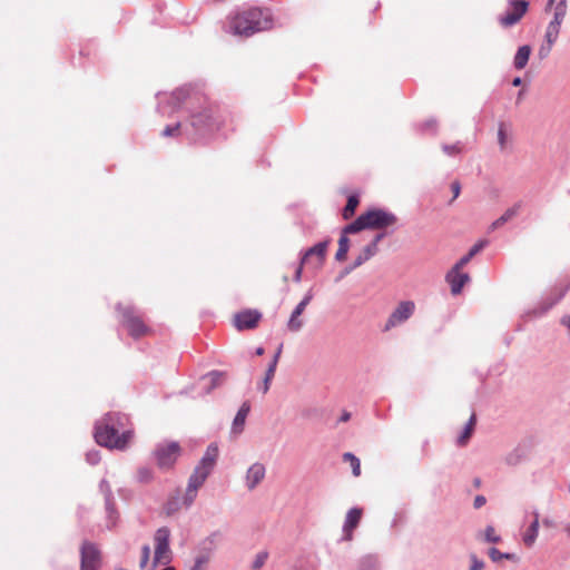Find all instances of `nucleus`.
<instances>
[{
	"label": "nucleus",
	"instance_id": "1",
	"mask_svg": "<svg viewBox=\"0 0 570 570\" xmlns=\"http://www.w3.org/2000/svg\"><path fill=\"white\" fill-rule=\"evenodd\" d=\"M174 97L189 111V124L196 134L213 135L225 126L224 115L206 97L183 89L177 90Z\"/></svg>",
	"mask_w": 570,
	"mask_h": 570
},
{
	"label": "nucleus",
	"instance_id": "2",
	"mask_svg": "<svg viewBox=\"0 0 570 570\" xmlns=\"http://www.w3.org/2000/svg\"><path fill=\"white\" fill-rule=\"evenodd\" d=\"M271 22L268 12L253 8L236 14L230 21V29L235 35L248 37L257 31L268 29Z\"/></svg>",
	"mask_w": 570,
	"mask_h": 570
},
{
	"label": "nucleus",
	"instance_id": "3",
	"mask_svg": "<svg viewBox=\"0 0 570 570\" xmlns=\"http://www.w3.org/2000/svg\"><path fill=\"white\" fill-rule=\"evenodd\" d=\"M217 456L218 448L216 445H209L199 464L195 468L194 472L191 473L188 480L186 493L184 497V501L187 507H189L194 502L198 489L204 484V482L210 474L216 463Z\"/></svg>",
	"mask_w": 570,
	"mask_h": 570
},
{
	"label": "nucleus",
	"instance_id": "4",
	"mask_svg": "<svg viewBox=\"0 0 570 570\" xmlns=\"http://www.w3.org/2000/svg\"><path fill=\"white\" fill-rule=\"evenodd\" d=\"M117 312L120 315V323L134 338H139L151 333V328L145 323V320L138 311L130 305L119 304Z\"/></svg>",
	"mask_w": 570,
	"mask_h": 570
},
{
	"label": "nucleus",
	"instance_id": "5",
	"mask_svg": "<svg viewBox=\"0 0 570 570\" xmlns=\"http://www.w3.org/2000/svg\"><path fill=\"white\" fill-rule=\"evenodd\" d=\"M131 436L132 433L130 431L119 434L114 426L107 423L97 426L95 432V439L98 444L119 450H122L127 446Z\"/></svg>",
	"mask_w": 570,
	"mask_h": 570
},
{
	"label": "nucleus",
	"instance_id": "6",
	"mask_svg": "<svg viewBox=\"0 0 570 570\" xmlns=\"http://www.w3.org/2000/svg\"><path fill=\"white\" fill-rule=\"evenodd\" d=\"M170 531L168 528H159L154 537L155 554L153 569L158 564H168L171 561V550L169 548Z\"/></svg>",
	"mask_w": 570,
	"mask_h": 570
},
{
	"label": "nucleus",
	"instance_id": "7",
	"mask_svg": "<svg viewBox=\"0 0 570 570\" xmlns=\"http://www.w3.org/2000/svg\"><path fill=\"white\" fill-rule=\"evenodd\" d=\"M154 455L158 468L169 470L180 455V446L177 442L161 443L155 449Z\"/></svg>",
	"mask_w": 570,
	"mask_h": 570
},
{
	"label": "nucleus",
	"instance_id": "8",
	"mask_svg": "<svg viewBox=\"0 0 570 570\" xmlns=\"http://www.w3.org/2000/svg\"><path fill=\"white\" fill-rule=\"evenodd\" d=\"M529 3L525 0H508L505 13L499 17V23L503 28L517 24L528 12Z\"/></svg>",
	"mask_w": 570,
	"mask_h": 570
},
{
	"label": "nucleus",
	"instance_id": "9",
	"mask_svg": "<svg viewBox=\"0 0 570 570\" xmlns=\"http://www.w3.org/2000/svg\"><path fill=\"white\" fill-rule=\"evenodd\" d=\"M363 216L370 229L385 228L394 225L397 220L395 215L383 209H372L364 213Z\"/></svg>",
	"mask_w": 570,
	"mask_h": 570
},
{
	"label": "nucleus",
	"instance_id": "10",
	"mask_svg": "<svg viewBox=\"0 0 570 570\" xmlns=\"http://www.w3.org/2000/svg\"><path fill=\"white\" fill-rule=\"evenodd\" d=\"M415 311V304L412 301L401 302L396 308L392 312L389 320L386 321L383 331L389 332L393 327L407 321Z\"/></svg>",
	"mask_w": 570,
	"mask_h": 570
},
{
	"label": "nucleus",
	"instance_id": "11",
	"mask_svg": "<svg viewBox=\"0 0 570 570\" xmlns=\"http://www.w3.org/2000/svg\"><path fill=\"white\" fill-rule=\"evenodd\" d=\"M80 553V570H98L100 567V552L95 544L83 542Z\"/></svg>",
	"mask_w": 570,
	"mask_h": 570
},
{
	"label": "nucleus",
	"instance_id": "12",
	"mask_svg": "<svg viewBox=\"0 0 570 570\" xmlns=\"http://www.w3.org/2000/svg\"><path fill=\"white\" fill-rule=\"evenodd\" d=\"M328 243V240H325L311 247L303 256L302 265H308L312 266L313 268L321 267L326 256Z\"/></svg>",
	"mask_w": 570,
	"mask_h": 570
},
{
	"label": "nucleus",
	"instance_id": "13",
	"mask_svg": "<svg viewBox=\"0 0 570 570\" xmlns=\"http://www.w3.org/2000/svg\"><path fill=\"white\" fill-rule=\"evenodd\" d=\"M262 314L257 311L246 309L235 315L234 325L237 330H253L258 325Z\"/></svg>",
	"mask_w": 570,
	"mask_h": 570
},
{
	"label": "nucleus",
	"instance_id": "14",
	"mask_svg": "<svg viewBox=\"0 0 570 570\" xmlns=\"http://www.w3.org/2000/svg\"><path fill=\"white\" fill-rule=\"evenodd\" d=\"M445 281L451 286V294L459 295L461 294L464 285L470 282V276L468 273L462 272V269H456L452 267L445 275Z\"/></svg>",
	"mask_w": 570,
	"mask_h": 570
},
{
	"label": "nucleus",
	"instance_id": "15",
	"mask_svg": "<svg viewBox=\"0 0 570 570\" xmlns=\"http://www.w3.org/2000/svg\"><path fill=\"white\" fill-rule=\"evenodd\" d=\"M560 28V26L549 22L544 35L546 43L542 45L538 51L540 59H544L550 55L553 45L558 40Z\"/></svg>",
	"mask_w": 570,
	"mask_h": 570
},
{
	"label": "nucleus",
	"instance_id": "16",
	"mask_svg": "<svg viewBox=\"0 0 570 570\" xmlns=\"http://www.w3.org/2000/svg\"><path fill=\"white\" fill-rule=\"evenodd\" d=\"M363 515V509L361 508H352L348 510L345 517V522L343 525L344 538L347 541L353 539V531L357 528Z\"/></svg>",
	"mask_w": 570,
	"mask_h": 570
},
{
	"label": "nucleus",
	"instance_id": "17",
	"mask_svg": "<svg viewBox=\"0 0 570 570\" xmlns=\"http://www.w3.org/2000/svg\"><path fill=\"white\" fill-rule=\"evenodd\" d=\"M312 293L308 292L305 297L301 301V303L295 307V309L293 311L289 320H288V323H287V327L289 331L292 332H297L302 328L303 326V321L299 320V316L302 315V313L304 312L305 307L309 304V302L312 301Z\"/></svg>",
	"mask_w": 570,
	"mask_h": 570
},
{
	"label": "nucleus",
	"instance_id": "18",
	"mask_svg": "<svg viewBox=\"0 0 570 570\" xmlns=\"http://www.w3.org/2000/svg\"><path fill=\"white\" fill-rule=\"evenodd\" d=\"M383 234H379L374 237V239L366 245L360 255L355 258L353 267H358L366 261H368L371 257H373L377 253V244L383 238Z\"/></svg>",
	"mask_w": 570,
	"mask_h": 570
},
{
	"label": "nucleus",
	"instance_id": "19",
	"mask_svg": "<svg viewBox=\"0 0 570 570\" xmlns=\"http://www.w3.org/2000/svg\"><path fill=\"white\" fill-rule=\"evenodd\" d=\"M265 478V466L262 463H254L247 470L246 484L253 490Z\"/></svg>",
	"mask_w": 570,
	"mask_h": 570
},
{
	"label": "nucleus",
	"instance_id": "20",
	"mask_svg": "<svg viewBox=\"0 0 570 570\" xmlns=\"http://www.w3.org/2000/svg\"><path fill=\"white\" fill-rule=\"evenodd\" d=\"M249 411H250L249 402H244L234 419L233 426H232L233 433L239 434L243 432L245 421H246V417H247Z\"/></svg>",
	"mask_w": 570,
	"mask_h": 570
},
{
	"label": "nucleus",
	"instance_id": "21",
	"mask_svg": "<svg viewBox=\"0 0 570 570\" xmlns=\"http://www.w3.org/2000/svg\"><path fill=\"white\" fill-rule=\"evenodd\" d=\"M520 209H521V204L520 203L514 204L511 208L507 209L502 216H500L497 220H494L491 224L490 229L494 230V229L501 227L507 222H509L510 219L515 217L519 214Z\"/></svg>",
	"mask_w": 570,
	"mask_h": 570
},
{
	"label": "nucleus",
	"instance_id": "22",
	"mask_svg": "<svg viewBox=\"0 0 570 570\" xmlns=\"http://www.w3.org/2000/svg\"><path fill=\"white\" fill-rule=\"evenodd\" d=\"M475 424H476V415H475V413H472V415L470 416L469 422L466 423L463 432L458 438V441H456L458 445L464 446V445L468 444L469 440L471 439V436H472V434L474 432Z\"/></svg>",
	"mask_w": 570,
	"mask_h": 570
},
{
	"label": "nucleus",
	"instance_id": "23",
	"mask_svg": "<svg viewBox=\"0 0 570 570\" xmlns=\"http://www.w3.org/2000/svg\"><path fill=\"white\" fill-rule=\"evenodd\" d=\"M530 55H531V47L528 45L521 46L514 56V67L518 70L523 69L529 61Z\"/></svg>",
	"mask_w": 570,
	"mask_h": 570
},
{
	"label": "nucleus",
	"instance_id": "24",
	"mask_svg": "<svg viewBox=\"0 0 570 570\" xmlns=\"http://www.w3.org/2000/svg\"><path fill=\"white\" fill-rule=\"evenodd\" d=\"M538 532H539V514L535 513L533 522L531 523V525L529 527V529L527 530V532L523 535V542L528 547H531L538 537Z\"/></svg>",
	"mask_w": 570,
	"mask_h": 570
},
{
	"label": "nucleus",
	"instance_id": "25",
	"mask_svg": "<svg viewBox=\"0 0 570 570\" xmlns=\"http://www.w3.org/2000/svg\"><path fill=\"white\" fill-rule=\"evenodd\" d=\"M360 204V199H358V196L357 195H351L348 198H347V203L345 205V207L343 208V212H342V216L344 219H350L351 217L354 216L355 214V210L357 208Z\"/></svg>",
	"mask_w": 570,
	"mask_h": 570
},
{
	"label": "nucleus",
	"instance_id": "26",
	"mask_svg": "<svg viewBox=\"0 0 570 570\" xmlns=\"http://www.w3.org/2000/svg\"><path fill=\"white\" fill-rule=\"evenodd\" d=\"M366 228H367L366 222L362 214L353 223H351L344 227L343 235L346 236L347 234H354V233L361 232Z\"/></svg>",
	"mask_w": 570,
	"mask_h": 570
},
{
	"label": "nucleus",
	"instance_id": "27",
	"mask_svg": "<svg viewBox=\"0 0 570 570\" xmlns=\"http://www.w3.org/2000/svg\"><path fill=\"white\" fill-rule=\"evenodd\" d=\"M566 16H567V2H566V0H561L554 8L553 19L550 21V23H554V24L561 27Z\"/></svg>",
	"mask_w": 570,
	"mask_h": 570
},
{
	"label": "nucleus",
	"instance_id": "28",
	"mask_svg": "<svg viewBox=\"0 0 570 570\" xmlns=\"http://www.w3.org/2000/svg\"><path fill=\"white\" fill-rule=\"evenodd\" d=\"M348 248H350V240H348L347 236L342 235L338 240V249L336 252L335 258L337 261H344L346 258Z\"/></svg>",
	"mask_w": 570,
	"mask_h": 570
},
{
	"label": "nucleus",
	"instance_id": "29",
	"mask_svg": "<svg viewBox=\"0 0 570 570\" xmlns=\"http://www.w3.org/2000/svg\"><path fill=\"white\" fill-rule=\"evenodd\" d=\"M343 460L345 462L350 463V465L352 468V472L355 476L361 475V462L353 453H350V452L344 453Z\"/></svg>",
	"mask_w": 570,
	"mask_h": 570
},
{
	"label": "nucleus",
	"instance_id": "30",
	"mask_svg": "<svg viewBox=\"0 0 570 570\" xmlns=\"http://www.w3.org/2000/svg\"><path fill=\"white\" fill-rule=\"evenodd\" d=\"M275 371H276V360H273L266 371V375L264 379V385H263V393H266L269 390V384L275 375Z\"/></svg>",
	"mask_w": 570,
	"mask_h": 570
},
{
	"label": "nucleus",
	"instance_id": "31",
	"mask_svg": "<svg viewBox=\"0 0 570 570\" xmlns=\"http://www.w3.org/2000/svg\"><path fill=\"white\" fill-rule=\"evenodd\" d=\"M489 557H490V559L493 562H499L502 559H507V560H513L514 559L513 554H511V553H503V552L499 551L497 548H491L489 550Z\"/></svg>",
	"mask_w": 570,
	"mask_h": 570
},
{
	"label": "nucleus",
	"instance_id": "32",
	"mask_svg": "<svg viewBox=\"0 0 570 570\" xmlns=\"http://www.w3.org/2000/svg\"><path fill=\"white\" fill-rule=\"evenodd\" d=\"M267 559H268V552L267 551L258 552L256 554L254 561H253L252 568L254 570H259L265 564Z\"/></svg>",
	"mask_w": 570,
	"mask_h": 570
},
{
	"label": "nucleus",
	"instance_id": "33",
	"mask_svg": "<svg viewBox=\"0 0 570 570\" xmlns=\"http://www.w3.org/2000/svg\"><path fill=\"white\" fill-rule=\"evenodd\" d=\"M180 129H181V125H180V122H177L173 126L165 127L161 135L164 137H177L180 135Z\"/></svg>",
	"mask_w": 570,
	"mask_h": 570
},
{
	"label": "nucleus",
	"instance_id": "34",
	"mask_svg": "<svg viewBox=\"0 0 570 570\" xmlns=\"http://www.w3.org/2000/svg\"><path fill=\"white\" fill-rule=\"evenodd\" d=\"M484 539L488 542L498 543L501 538L495 533V529L492 525H488L484 531Z\"/></svg>",
	"mask_w": 570,
	"mask_h": 570
},
{
	"label": "nucleus",
	"instance_id": "35",
	"mask_svg": "<svg viewBox=\"0 0 570 570\" xmlns=\"http://www.w3.org/2000/svg\"><path fill=\"white\" fill-rule=\"evenodd\" d=\"M140 482H149L153 479V471L149 468H140L137 472Z\"/></svg>",
	"mask_w": 570,
	"mask_h": 570
},
{
	"label": "nucleus",
	"instance_id": "36",
	"mask_svg": "<svg viewBox=\"0 0 570 570\" xmlns=\"http://www.w3.org/2000/svg\"><path fill=\"white\" fill-rule=\"evenodd\" d=\"M149 557H150V548H149V546L146 544L141 549V558H140V563H139L141 569L146 568V566L148 564Z\"/></svg>",
	"mask_w": 570,
	"mask_h": 570
},
{
	"label": "nucleus",
	"instance_id": "37",
	"mask_svg": "<svg viewBox=\"0 0 570 570\" xmlns=\"http://www.w3.org/2000/svg\"><path fill=\"white\" fill-rule=\"evenodd\" d=\"M498 139H499L500 147L503 149L507 144V131H505L504 124L499 125Z\"/></svg>",
	"mask_w": 570,
	"mask_h": 570
},
{
	"label": "nucleus",
	"instance_id": "38",
	"mask_svg": "<svg viewBox=\"0 0 570 570\" xmlns=\"http://www.w3.org/2000/svg\"><path fill=\"white\" fill-rule=\"evenodd\" d=\"M212 387L219 385L224 380V374L219 372H212L209 375Z\"/></svg>",
	"mask_w": 570,
	"mask_h": 570
},
{
	"label": "nucleus",
	"instance_id": "39",
	"mask_svg": "<svg viewBox=\"0 0 570 570\" xmlns=\"http://www.w3.org/2000/svg\"><path fill=\"white\" fill-rule=\"evenodd\" d=\"M470 559H471L470 570H483L484 562L482 560H479L475 554H471Z\"/></svg>",
	"mask_w": 570,
	"mask_h": 570
},
{
	"label": "nucleus",
	"instance_id": "40",
	"mask_svg": "<svg viewBox=\"0 0 570 570\" xmlns=\"http://www.w3.org/2000/svg\"><path fill=\"white\" fill-rule=\"evenodd\" d=\"M487 244H488L487 240H480L476 244H474L469 252H471L472 255L475 256L478 253H480L487 246Z\"/></svg>",
	"mask_w": 570,
	"mask_h": 570
},
{
	"label": "nucleus",
	"instance_id": "41",
	"mask_svg": "<svg viewBox=\"0 0 570 570\" xmlns=\"http://www.w3.org/2000/svg\"><path fill=\"white\" fill-rule=\"evenodd\" d=\"M208 562V557L200 556L196 559L195 567L193 570H202V568Z\"/></svg>",
	"mask_w": 570,
	"mask_h": 570
},
{
	"label": "nucleus",
	"instance_id": "42",
	"mask_svg": "<svg viewBox=\"0 0 570 570\" xmlns=\"http://www.w3.org/2000/svg\"><path fill=\"white\" fill-rule=\"evenodd\" d=\"M443 150L448 155H455V154H459L461 151V147L459 145L444 146Z\"/></svg>",
	"mask_w": 570,
	"mask_h": 570
},
{
	"label": "nucleus",
	"instance_id": "43",
	"mask_svg": "<svg viewBox=\"0 0 570 570\" xmlns=\"http://www.w3.org/2000/svg\"><path fill=\"white\" fill-rule=\"evenodd\" d=\"M451 190L453 193V199L452 200H454L455 198L459 197L460 191H461V185H460V183L458 180H455V181H453L451 184Z\"/></svg>",
	"mask_w": 570,
	"mask_h": 570
},
{
	"label": "nucleus",
	"instance_id": "44",
	"mask_svg": "<svg viewBox=\"0 0 570 570\" xmlns=\"http://www.w3.org/2000/svg\"><path fill=\"white\" fill-rule=\"evenodd\" d=\"M485 502H487L485 497L476 495L474 499L473 505L475 509H480L481 507H483L485 504Z\"/></svg>",
	"mask_w": 570,
	"mask_h": 570
},
{
	"label": "nucleus",
	"instance_id": "45",
	"mask_svg": "<svg viewBox=\"0 0 570 570\" xmlns=\"http://www.w3.org/2000/svg\"><path fill=\"white\" fill-rule=\"evenodd\" d=\"M470 262V259L466 258L464 255L453 267L456 269H463V267Z\"/></svg>",
	"mask_w": 570,
	"mask_h": 570
},
{
	"label": "nucleus",
	"instance_id": "46",
	"mask_svg": "<svg viewBox=\"0 0 570 570\" xmlns=\"http://www.w3.org/2000/svg\"><path fill=\"white\" fill-rule=\"evenodd\" d=\"M561 323L570 331V315L563 316Z\"/></svg>",
	"mask_w": 570,
	"mask_h": 570
},
{
	"label": "nucleus",
	"instance_id": "47",
	"mask_svg": "<svg viewBox=\"0 0 570 570\" xmlns=\"http://www.w3.org/2000/svg\"><path fill=\"white\" fill-rule=\"evenodd\" d=\"M351 417V414L348 412H343L340 422H347Z\"/></svg>",
	"mask_w": 570,
	"mask_h": 570
},
{
	"label": "nucleus",
	"instance_id": "48",
	"mask_svg": "<svg viewBox=\"0 0 570 570\" xmlns=\"http://www.w3.org/2000/svg\"><path fill=\"white\" fill-rule=\"evenodd\" d=\"M282 348H283V345L281 344L278 350H277V352H276V354H275V356H274V358H273V360H276V364L278 363V358L281 356Z\"/></svg>",
	"mask_w": 570,
	"mask_h": 570
},
{
	"label": "nucleus",
	"instance_id": "49",
	"mask_svg": "<svg viewBox=\"0 0 570 570\" xmlns=\"http://www.w3.org/2000/svg\"><path fill=\"white\" fill-rule=\"evenodd\" d=\"M304 265L301 264V266L298 267V269L296 271V275H295V279L296 281H299L301 279V274H302V267Z\"/></svg>",
	"mask_w": 570,
	"mask_h": 570
},
{
	"label": "nucleus",
	"instance_id": "50",
	"mask_svg": "<svg viewBox=\"0 0 570 570\" xmlns=\"http://www.w3.org/2000/svg\"><path fill=\"white\" fill-rule=\"evenodd\" d=\"M512 85L515 86V87L520 86L521 85V78H519V77L514 78L513 81H512Z\"/></svg>",
	"mask_w": 570,
	"mask_h": 570
},
{
	"label": "nucleus",
	"instance_id": "51",
	"mask_svg": "<svg viewBox=\"0 0 570 570\" xmlns=\"http://www.w3.org/2000/svg\"><path fill=\"white\" fill-rule=\"evenodd\" d=\"M263 354H264V348H263V347H258V348L256 350V355H259V356H261V355H263Z\"/></svg>",
	"mask_w": 570,
	"mask_h": 570
},
{
	"label": "nucleus",
	"instance_id": "52",
	"mask_svg": "<svg viewBox=\"0 0 570 570\" xmlns=\"http://www.w3.org/2000/svg\"><path fill=\"white\" fill-rule=\"evenodd\" d=\"M480 484H481V480L476 478V479L474 480V485H475L476 488H479V487H480Z\"/></svg>",
	"mask_w": 570,
	"mask_h": 570
},
{
	"label": "nucleus",
	"instance_id": "53",
	"mask_svg": "<svg viewBox=\"0 0 570 570\" xmlns=\"http://www.w3.org/2000/svg\"><path fill=\"white\" fill-rule=\"evenodd\" d=\"M465 256H466V258H468V259H470V261L474 257V255H472V253H471V252H469Z\"/></svg>",
	"mask_w": 570,
	"mask_h": 570
},
{
	"label": "nucleus",
	"instance_id": "54",
	"mask_svg": "<svg viewBox=\"0 0 570 570\" xmlns=\"http://www.w3.org/2000/svg\"><path fill=\"white\" fill-rule=\"evenodd\" d=\"M566 532L568 533V535L570 537V524L566 527Z\"/></svg>",
	"mask_w": 570,
	"mask_h": 570
},
{
	"label": "nucleus",
	"instance_id": "55",
	"mask_svg": "<svg viewBox=\"0 0 570 570\" xmlns=\"http://www.w3.org/2000/svg\"><path fill=\"white\" fill-rule=\"evenodd\" d=\"M163 570H176V569L174 567H167V568H165Z\"/></svg>",
	"mask_w": 570,
	"mask_h": 570
},
{
	"label": "nucleus",
	"instance_id": "56",
	"mask_svg": "<svg viewBox=\"0 0 570 570\" xmlns=\"http://www.w3.org/2000/svg\"><path fill=\"white\" fill-rule=\"evenodd\" d=\"M553 2L554 0H549L548 6H552Z\"/></svg>",
	"mask_w": 570,
	"mask_h": 570
}]
</instances>
